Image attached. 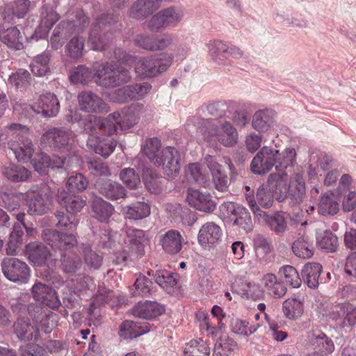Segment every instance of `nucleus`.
<instances>
[{"label": "nucleus", "instance_id": "f257e3e1", "mask_svg": "<svg viewBox=\"0 0 356 356\" xmlns=\"http://www.w3.org/2000/svg\"><path fill=\"white\" fill-rule=\"evenodd\" d=\"M6 134H0V145L6 146L19 162L30 161L34 153V146L31 139L27 137L29 129L21 124L13 123L7 127Z\"/></svg>", "mask_w": 356, "mask_h": 356}, {"label": "nucleus", "instance_id": "f03ea898", "mask_svg": "<svg viewBox=\"0 0 356 356\" xmlns=\"http://www.w3.org/2000/svg\"><path fill=\"white\" fill-rule=\"evenodd\" d=\"M130 72L117 63L106 62L95 69L94 81L99 86L114 88L131 79Z\"/></svg>", "mask_w": 356, "mask_h": 356}, {"label": "nucleus", "instance_id": "7ed1b4c3", "mask_svg": "<svg viewBox=\"0 0 356 356\" xmlns=\"http://www.w3.org/2000/svg\"><path fill=\"white\" fill-rule=\"evenodd\" d=\"M173 55L161 54L157 57L134 58L136 73L142 77H154L165 72L172 65Z\"/></svg>", "mask_w": 356, "mask_h": 356}, {"label": "nucleus", "instance_id": "20e7f679", "mask_svg": "<svg viewBox=\"0 0 356 356\" xmlns=\"http://www.w3.org/2000/svg\"><path fill=\"white\" fill-rule=\"evenodd\" d=\"M3 275L10 281L26 284L30 277V268L24 261L15 257H5L1 263Z\"/></svg>", "mask_w": 356, "mask_h": 356}, {"label": "nucleus", "instance_id": "39448f33", "mask_svg": "<svg viewBox=\"0 0 356 356\" xmlns=\"http://www.w3.org/2000/svg\"><path fill=\"white\" fill-rule=\"evenodd\" d=\"M279 159H280V153L278 149L264 146L252 160L251 170L254 174L264 175L273 166L276 168Z\"/></svg>", "mask_w": 356, "mask_h": 356}, {"label": "nucleus", "instance_id": "423d86ee", "mask_svg": "<svg viewBox=\"0 0 356 356\" xmlns=\"http://www.w3.org/2000/svg\"><path fill=\"white\" fill-rule=\"evenodd\" d=\"M73 141V134L63 128H53L47 130L41 137L40 144L44 147L54 149H69Z\"/></svg>", "mask_w": 356, "mask_h": 356}, {"label": "nucleus", "instance_id": "0eeeda50", "mask_svg": "<svg viewBox=\"0 0 356 356\" xmlns=\"http://www.w3.org/2000/svg\"><path fill=\"white\" fill-rule=\"evenodd\" d=\"M27 213L31 216H42L50 209L51 196L47 192L29 190L26 194Z\"/></svg>", "mask_w": 356, "mask_h": 356}, {"label": "nucleus", "instance_id": "6e6552de", "mask_svg": "<svg viewBox=\"0 0 356 356\" xmlns=\"http://www.w3.org/2000/svg\"><path fill=\"white\" fill-rule=\"evenodd\" d=\"M118 117L119 115L117 112L109 114L105 118H97L95 116H90L86 120L83 130L90 136L95 134L112 136L116 133V129L113 123L118 120Z\"/></svg>", "mask_w": 356, "mask_h": 356}, {"label": "nucleus", "instance_id": "1a4fd4ad", "mask_svg": "<svg viewBox=\"0 0 356 356\" xmlns=\"http://www.w3.org/2000/svg\"><path fill=\"white\" fill-rule=\"evenodd\" d=\"M41 237L52 248L60 251L70 250L77 245V240L74 235L54 229H43Z\"/></svg>", "mask_w": 356, "mask_h": 356}, {"label": "nucleus", "instance_id": "9d476101", "mask_svg": "<svg viewBox=\"0 0 356 356\" xmlns=\"http://www.w3.org/2000/svg\"><path fill=\"white\" fill-rule=\"evenodd\" d=\"M154 165L162 167L163 174L168 179L175 178L179 173V154L172 147H165L162 149L161 154L155 161Z\"/></svg>", "mask_w": 356, "mask_h": 356}, {"label": "nucleus", "instance_id": "9b49d317", "mask_svg": "<svg viewBox=\"0 0 356 356\" xmlns=\"http://www.w3.org/2000/svg\"><path fill=\"white\" fill-rule=\"evenodd\" d=\"M152 86L147 82L127 86L115 90L111 95V99L115 102H124L128 99H141L151 90Z\"/></svg>", "mask_w": 356, "mask_h": 356}, {"label": "nucleus", "instance_id": "f8f14e48", "mask_svg": "<svg viewBox=\"0 0 356 356\" xmlns=\"http://www.w3.org/2000/svg\"><path fill=\"white\" fill-rule=\"evenodd\" d=\"M259 223L266 225L277 235H282L287 229L286 219L282 212L268 214L261 209L253 213Z\"/></svg>", "mask_w": 356, "mask_h": 356}, {"label": "nucleus", "instance_id": "ddd939ff", "mask_svg": "<svg viewBox=\"0 0 356 356\" xmlns=\"http://www.w3.org/2000/svg\"><path fill=\"white\" fill-rule=\"evenodd\" d=\"M80 109L88 113H104L108 111V105L97 94L91 91H83L78 95Z\"/></svg>", "mask_w": 356, "mask_h": 356}, {"label": "nucleus", "instance_id": "4468645a", "mask_svg": "<svg viewBox=\"0 0 356 356\" xmlns=\"http://www.w3.org/2000/svg\"><path fill=\"white\" fill-rule=\"evenodd\" d=\"M35 113L44 117L56 116L60 110V104L56 96L51 92L42 95L38 102L30 107Z\"/></svg>", "mask_w": 356, "mask_h": 356}, {"label": "nucleus", "instance_id": "2eb2a0df", "mask_svg": "<svg viewBox=\"0 0 356 356\" xmlns=\"http://www.w3.org/2000/svg\"><path fill=\"white\" fill-rule=\"evenodd\" d=\"M188 204L197 210L211 213L216 209V204L210 194L202 193L198 190L189 188L186 197Z\"/></svg>", "mask_w": 356, "mask_h": 356}, {"label": "nucleus", "instance_id": "dca6fc26", "mask_svg": "<svg viewBox=\"0 0 356 356\" xmlns=\"http://www.w3.org/2000/svg\"><path fill=\"white\" fill-rule=\"evenodd\" d=\"M204 160L208 168L211 171L215 188L221 192L226 191L229 186L228 177L222 170V166L211 155H207Z\"/></svg>", "mask_w": 356, "mask_h": 356}, {"label": "nucleus", "instance_id": "f3484780", "mask_svg": "<svg viewBox=\"0 0 356 356\" xmlns=\"http://www.w3.org/2000/svg\"><path fill=\"white\" fill-rule=\"evenodd\" d=\"M172 0H137L129 10V15L134 19H143L156 10L163 1L170 2Z\"/></svg>", "mask_w": 356, "mask_h": 356}, {"label": "nucleus", "instance_id": "a211bd4d", "mask_svg": "<svg viewBox=\"0 0 356 356\" xmlns=\"http://www.w3.org/2000/svg\"><path fill=\"white\" fill-rule=\"evenodd\" d=\"M309 343L314 349L311 353H315L316 356H328L334 350L332 340L320 331L309 337Z\"/></svg>", "mask_w": 356, "mask_h": 356}, {"label": "nucleus", "instance_id": "6ab92c4d", "mask_svg": "<svg viewBox=\"0 0 356 356\" xmlns=\"http://www.w3.org/2000/svg\"><path fill=\"white\" fill-rule=\"evenodd\" d=\"M56 200L69 213L80 212L86 205V201L79 195L70 194L64 189H58Z\"/></svg>", "mask_w": 356, "mask_h": 356}, {"label": "nucleus", "instance_id": "aec40b11", "mask_svg": "<svg viewBox=\"0 0 356 356\" xmlns=\"http://www.w3.org/2000/svg\"><path fill=\"white\" fill-rule=\"evenodd\" d=\"M143 104L137 103L127 108L124 113L123 117L118 113L119 117L113 123L115 128L117 129V125H118L121 129L125 130L134 127L138 122L140 115L143 113Z\"/></svg>", "mask_w": 356, "mask_h": 356}, {"label": "nucleus", "instance_id": "412c9836", "mask_svg": "<svg viewBox=\"0 0 356 356\" xmlns=\"http://www.w3.org/2000/svg\"><path fill=\"white\" fill-rule=\"evenodd\" d=\"M96 188L99 193L113 201L124 198L127 195L124 187L111 179L97 181Z\"/></svg>", "mask_w": 356, "mask_h": 356}, {"label": "nucleus", "instance_id": "4be33fe9", "mask_svg": "<svg viewBox=\"0 0 356 356\" xmlns=\"http://www.w3.org/2000/svg\"><path fill=\"white\" fill-rule=\"evenodd\" d=\"M305 195V184L302 175L296 174L290 179L287 200L291 206L300 204Z\"/></svg>", "mask_w": 356, "mask_h": 356}, {"label": "nucleus", "instance_id": "5701e85b", "mask_svg": "<svg viewBox=\"0 0 356 356\" xmlns=\"http://www.w3.org/2000/svg\"><path fill=\"white\" fill-rule=\"evenodd\" d=\"M26 254L28 259L35 266H42L45 265L50 257L49 250L41 242L35 241L29 243L26 246Z\"/></svg>", "mask_w": 356, "mask_h": 356}, {"label": "nucleus", "instance_id": "b1692460", "mask_svg": "<svg viewBox=\"0 0 356 356\" xmlns=\"http://www.w3.org/2000/svg\"><path fill=\"white\" fill-rule=\"evenodd\" d=\"M58 15L49 6H44L41 12V24L39 30L31 35L30 40L45 38L52 26L58 20Z\"/></svg>", "mask_w": 356, "mask_h": 356}, {"label": "nucleus", "instance_id": "393cba45", "mask_svg": "<svg viewBox=\"0 0 356 356\" xmlns=\"http://www.w3.org/2000/svg\"><path fill=\"white\" fill-rule=\"evenodd\" d=\"M13 332L21 341L38 340V329L33 325L29 319L17 318L13 325Z\"/></svg>", "mask_w": 356, "mask_h": 356}, {"label": "nucleus", "instance_id": "a878e982", "mask_svg": "<svg viewBox=\"0 0 356 356\" xmlns=\"http://www.w3.org/2000/svg\"><path fill=\"white\" fill-rule=\"evenodd\" d=\"M142 179L145 187L151 193L159 194L163 188L164 179L151 168L142 166Z\"/></svg>", "mask_w": 356, "mask_h": 356}, {"label": "nucleus", "instance_id": "bb28decb", "mask_svg": "<svg viewBox=\"0 0 356 356\" xmlns=\"http://www.w3.org/2000/svg\"><path fill=\"white\" fill-rule=\"evenodd\" d=\"M127 241L129 243V249L138 256L145 253V245L147 242L145 232L134 227H127L125 229Z\"/></svg>", "mask_w": 356, "mask_h": 356}, {"label": "nucleus", "instance_id": "cd10ccee", "mask_svg": "<svg viewBox=\"0 0 356 356\" xmlns=\"http://www.w3.org/2000/svg\"><path fill=\"white\" fill-rule=\"evenodd\" d=\"M165 312L162 305L156 302L146 301L143 303H138L132 309V314L134 316L149 319L161 315Z\"/></svg>", "mask_w": 356, "mask_h": 356}, {"label": "nucleus", "instance_id": "c85d7f7f", "mask_svg": "<svg viewBox=\"0 0 356 356\" xmlns=\"http://www.w3.org/2000/svg\"><path fill=\"white\" fill-rule=\"evenodd\" d=\"M150 330L147 323H138L132 321H124L120 327L119 334L124 339H133L148 332Z\"/></svg>", "mask_w": 356, "mask_h": 356}, {"label": "nucleus", "instance_id": "c756f323", "mask_svg": "<svg viewBox=\"0 0 356 356\" xmlns=\"http://www.w3.org/2000/svg\"><path fill=\"white\" fill-rule=\"evenodd\" d=\"M222 235L220 227L213 222L204 224L198 234V242L202 245L214 244L219 241Z\"/></svg>", "mask_w": 356, "mask_h": 356}, {"label": "nucleus", "instance_id": "7c9ffc66", "mask_svg": "<svg viewBox=\"0 0 356 356\" xmlns=\"http://www.w3.org/2000/svg\"><path fill=\"white\" fill-rule=\"evenodd\" d=\"M0 40L10 49L19 50L23 48L22 36L15 26L5 29L3 25L0 26Z\"/></svg>", "mask_w": 356, "mask_h": 356}, {"label": "nucleus", "instance_id": "2f4dec72", "mask_svg": "<svg viewBox=\"0 0 356 356\" xmlns=\"http://www.w3.org/2000/svg\"><path fill=\"white\" fill-rule=\"evenodd\" d=\"M184 239L177 230H169L161 239L163 249L169 254H177L182 248Z\"/></svg>", "mask_w": 356, "mask_h": 356}, {"label": "nucleus", "instance_id": "473e14b6", "mask_svg": "<svg viewBox=\"0 0 356 356\" xmlns=\"http://www.w3.org/2000/svg\"><path fill=\"white\" fill-rule=\"evenodd\" d=\"M217 140L225 147H232L238 143V134L236 129L229 122L221 124V130L215 133Z\"/></svg>", "mask_w": 356, "mask_h": 356}, {"label": "nucleus", "instance_id": "72a5a7b5", "mask_svg": "<svg viewBox=\"0 0 356 356\" xmlns=\"http://www.w3.org/2000/svg\"><path fill=\"white\" fill-rule=\"evenodd\" d=\"M261 283L267 293L274 298L282 297L286 292V286L282 282L278 281L275 274H266L261 280Z\"/></svg>", "mask_w": 356, "mask_h": 356}, {"label": "nucleus", "instance_id": "f704fd0d", "mask_svg": "<svg viewBox=\"0 0 356 356\" xmlns=\"http://www.w3.org/2000/svg\"><path fill=\"white\" fill-rule=\"evenodd\" d=\"M87 146L97 154L107 158L114 151L116 142L113 139L100 140L98 138L90 136L87 140Z\"/></svg>", "mask_w": 356, "mask_h": 356}, {"label": "nucleus", "instance_id": "c9c22d12", "mask_svg": "<svg viewBox=\"0 0 356 356\" xmlns=\"http://www.w3.org/2000/svg\"><path fill=\"white\" fill-rule=\"evenodd\" d=\"M124 218L130 220H141L150 214V207L144 202H137L122 209Z\"/></svg>", "mask_w": 356, "mask_h": 356}, {"label": "nucleus", "instance_id": "e433bc0d", "mask_svg": "<svg viewBox=\"0 0 356 356\" xmlns=\"http://www.w3.org/2000/svg\"><path fill=\"white\" fill-rule=\"evenodd\" d=\"M322 266L318 263H308L302 270L304 282L309 288H316L320 283V275Z\"/></svg>", "mask_w": 356, "mask_h": 356}, {"label": "nucleus", "instance_id": "4c0bfd02", "mask_svg": "<svg viewBox=\"0 0 356 356\" xmlns=\"http://www.w3.org/2000/svg\"><path fill=\"white\" fill-rule=\"evenodd\" d=\"M85 41V38L81 36L79 31H77L65 45V51L66 55L74 60L81 58L83 54Z\"/></svg>", "mask_w": 356, "mask_h": 356}, {"label": "nucleus", "instance_id": "58836bf2", "mask_svg": "<svg viewBox=\"0 0 356 356\" xmlns=\"http://www.w3.org/2000/svg\"><path fill=\"white\" fill-rule=\"evenodd\" d=\"M3 175L13 182L26 181L31 177V172L24 166L10 163L2 170Z\"/></svg>", "mask_w": 356, "mask_h": 356}, {"label": "nucleus", "instance_id": "ea45409f", "mask_svg": "<svg viewBox=\"0 0 356 356\" xmlns=\"http://www.w3.org/2000/svg\"><path fill=\"white\" fill-rule=\"evenodd\" d=\"M334 312H337L339 316L343 317V327L356 325V305L350 302L341 303L334 307Z\"/></svg>", "mask_w": 356, "mask_h": 356}, {"label": "nucleus", "instance_id": "a19ab883", "mask_svg": "<svg viewBox=\"0 0 356 356\" xmlns=\"http://www.w3.org/2000/svg\"><path fill=\"white\" fill-rule=\"evenodd\" d=\"M316 244L326 252H334L339 246L338 238L330 230L318 232L316 234Z\"/></svg>", "mask_w": 356, "mask_h": 356}, {"label": "nucleus", "instance_id": "79ce46f5", "mask_svg": "<svg viewBox=\"0 0 356 356\" xmlns=\"http://www.w3.org/2000/svg\"><path fill=\"white\" fill-rule=\"evenodd\" d=\"M50 53L44 51L34 57L30 63L31 72L38 76H43L49 72Z\"/></svg>", "mask_w": 356, "mask_h": 356}, {"label": "nucleus", "instance_id": "37998d69", "mask_svg": "<svg viewBox=\"0 0 356 356\" xmlns=\"http://www.w3.org/2000/svg\"><path fill=\"white\" fill-rule=\"evenodd\" d=\"M273 193L276 195V199L279 202L287 200V192L286 188V181L283 179V176L276 174H270L266 183Z\"/></svg>", "mask_w": 356, "mask_h": 356}, {"label": "nucleus", "instance_id": "c03bdc74", "mask_svg": "<svg viewBox=\"0 0 356 356\" xmlns=\"http://www.w3.org/2000/svg\"><path fill=\"white\" fill-rule=\"evenodd\" d=\"M94 216L101 222H106L113 213L114 208L101 197L95 198L92 205Z\"/></svg>", "mask_w": 356, "mask_h": 356}, {"label": "nucleus", "instance_id": "a18cd8bd", "mask_svg": "<svg viewBox=\"0 0 356 356\" xmlns=\"http://www.w3.org/2000/svg\"><path fill=\"white\" fill-rule=\"evenodd\" d=\"M273 114V112L268 109L257 111L252 117L253 129L259 132L268 130L272 122Z\"/></svg>", "mask_w": 356, "mask_h": 356}, {"label": "nucleus", "instance_id": "49530a36", "mask_svg": "<svg viewBox=\"0 0 356 356\" xmlns=\"http://www.w3.org/2000/svg\"><path fill=\"white\" fill-rule=\"evenodd\" d=\"M32 294L37 301H40L43 304L50 305L49 302L54 298L57 299L56 291L49 286L40 282L35 283L32 287ZM56 300V303H57Z\"/></svg>", "mask_w": 356, "mask_h": 356}, {"label": "nucleus", "instance_id": "de8ad7c7", "mask_svg": "<svg viewBox=\"0 0 356 356\" xmlns=\"http://www.w3.org/2000/svg\"><path fill=\"white\" fill-rule=\"evenodd\" d=\"M104 19V17H99L96 20L89 34L88 43L94 50L103 51L108 44V41L99 35L98 29H100L102 24V25L104 24L103 22Z\"/></svg>", "mask_w": 356, "mask_h": 356}, {"label": "nucleus", "instance_id": "09e8293b", "mask_svg": "<svg viewBox=\"0 0 356 356\" xmlns=\"http://www.w3.org/2000/svg\"><path fill=\"white\" fill-rule=\"evenodd\" d=\"M292 250L296 256L302 259H309L314 254L312 243L308 237L301 236L292 244Z\"/></svg>", "mask_w": 356, "mask_h": 356}, {"label": "nucleus", "instance_id": "8fccbe9b", "mask_svg": "<svg viewBox=\"0 0 356 356\" xmlns=\"http://www.w3.org/2000/svg\"><path fill=\"white\" fill-rule=\"evenodd\" d=\"M161 144L157 138H147L142 146V152L152 163H154L161 154Z\"/></svg>", "mask_w": 356, "mask_h": 356}, {"label": "nucleus", "instance_id": "3c124183", "mask_svg": "<svg viewBox=\"0 0 356 356\" xmlns=\"http://www.w3.org/2000/svg\"><path fill=\"white\" fill-rule=\"evenodd\" d=\"M208 53L216 63H222L227 58V44L221 40H213L207 43Z\"/></svg>", "mask_w": 356, "mask_h": 356}, {"label": "nucleus", "instance_id": "603ef678", "mask_svg": "<svg viewBox=\"0 0 356 356\" xmlns=\"http://www.w3.org/2000/svg\"><path fill=\"white\" fill-rule=\"evenodd\" d=\"M237 349L238 345L232 339L221 337L215 345L213 356H233Z\"/></svg>", "mask_w": 356, "mask_h": 356}, {"label": "nucleus", "instance_id": "864d4df0", "mask_svg": "<svg viewBox=\"0 0 356 356\" xmlns=\"http://www.w3.org/2000/svg\"><path fill=\"white\" fill-rule=\"evenodd\" d=\"M184 353L185 356H209L210 348L202 339H194L186 344Z\"/></svg>", "mask_w": 356, "mask_h": 356}, {"label": "nucleus", "instance_id": "5fc2aeb1", "mask_svg": "<svg viewBox=\"0 0 356 356\" xmlns=\"http://www.w3.org/2000/svg\"><path fill=\"white\" fill-rule=\"evenodd\" d=\"M319 213L326 215H334L339 211V204L335 200L333 194H324L319 202L318 208Z\"/></svg>", "mask_w": 356, "mask_h": 356}, {"label": "nucleus", "instance_id": "6e6d98bb", "mask_svg": "<svg viewBox=\"0 0 356 356\" xmlns=\"http://www.w3.org/2000/svg\"><path fill=\"white\" fill-rule=\"evenodd\" d=\"M120 179L129 189L135 190L140 186V177L134 168H126L120 170Z\"/></svg>", "mask_w": 356, "mask_h": 356}, {"label": "nucleus", "instance_id": "4d7b16f0", "mask_svg": "<svg viewBox=\"0 0 356 356\" xmlns=\"http://www.w3.org/2000/svg\"><path fill=\"white\" fill-rule=\"evenodd\" d=\"M95 68L91 70L83 65H79L72 71L70 80L76 83H86L91 80L94 81Z\"/></svg>", "mask_w": 356, "mask_h": 356}, {"label": "nucleus", "instance_id": "13d9d810", "mask_svg": "<svg viewBox=\"0 0 356 356\" xmlns=\"http://www.w3.org/2000/svg\"><path fill=\"white\" fill-rule=\"evenodd\" d=\"M177 274L166 270H159L154 275L155 282L163 289L170 292L177 284Z\"/></svg>", "mask_w": 356, "mask_h": 356}, {"label": "nucleus", "instance_id": "bf43d9fd", "mask_svg": "<svg viewBox=\"0 0 356 356\" xmlns=\"http://www.w3.org/2000/svg\"><path fill=\"white\" fill-rule=\"evenodd\" d=\"M31 74L24 69H19L9 76L8 82L17 89H22L31 84Z\"/></svg>", "mask_w": 356, "mask_h": 356}, {"label": "nucleus", "instance_id": "052dcab7", "mask_svg": "<svg viewBox=\"0 0 356 356\" xmlns=\"http://www.w3.org/2000/svg\"><path fill=\"white\" fill-rule=\"evenodd\" d=\"M256 198L257 205L266 209L271 207L274 202V195L270 191V188L266 184L258 188Z\"/></svg>", "mask_w": 356, "mask_h": 356}, {"label": "nucleus", "instance_id": "680f3d73", "mask_svg": "<svg viewBox=\"0 0 356 356\" xmlns=\"http://www.w3.org/2000/svg\"><path fill=\"white\" fill-rule=\"evenodd\" d=\"M238 103L234 101H218L209 104L207 106L209 113L215 117L222 116L226 110L237 108Z\"/></svg>", "mask_w": 356, "mask_h": 356}, {"label": "nucleus", "instance_id": "e2e57ef3", "mask_svg": "<svg viewBox=\"0 0 356 356\" xmlns=\"http://www.w3.org/2000/svg\"><path fill=\"white\" fill-rule=\"evenodd\" d=\"M280 274L285 280V282L293 288L300 286L302 280L297 270L292 266L286 265L282 266L279 270Z\"/></svg>", "mask_w": 356, "mask_h": 356}, {"label": "nucleus", "instance_id": "0e129e2a", "mask_svg": "<svg viewBox=\"0 0 356 356\" xmlns=\"http://www.w3.org/2000/svg\"><path fill=\"white\" fill-rule=\"evenodd\" d=\"M166 28L175 27L184 17L183 11L177 8L170 6L161 10Z\"/></svg>", "mask_w": 356, "mask_h": 356}, {"label": "nucleus", "instance_id": "69168bd1", "mask_svg": "<svg viewBox=\"0 0 356 356\" xmlns=\"http://www.w3.org/2000/svg\"><path fill=\"white\" fill-rule=\"evenodd\" d=\"M303 312L302 302L296 299H287L283 303V312L289 319H294L301 316Z\"/></svg>", "mask_w": 356, "mask_h": 356}, {"label": "nucleus", "instance_id": "338daca9", "mask_svg": "<svg viewBox=\"0 0 356 356\" xmlns=\"http://www.w3.org/2000/svg\"><path fill=\"white\" fill-rule=\"evenodd\" d=\"M188 175L200 186L206 187L209 185L208 176L203 171L202 168L197 163H191L188 165Z\"/></svg>", "mask_w": 356, "mask_h": 356}, {"label": "nucleus", "instance_id": "774afa93", "mask_svg": "<svg viewBox=\"0 0 356 356\" xmlns=\"http://www.w3.org/2000/svg\"><path fill=\"white\" fill-rule=\"evenodd\" d=\"M296 152L293 148H286L280 154V159L276 164V170L283 172L288 167H291L296 163Z\"/></svg>", "mask_w": 356, "mask_h": 356}]
</instances>
